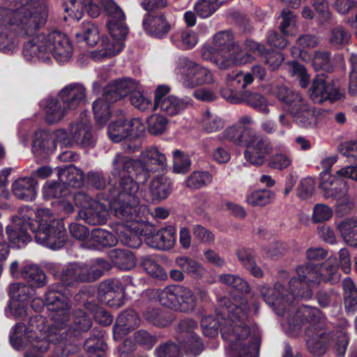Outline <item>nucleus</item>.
<instances>
[{"label": "nucleus", "instance_id": "f257e3e1", "mask_svg": "<svg viewBox=\"0 0 357 357\" xmlns=\"http://www.w3.org/2000/svg\"><path fill=\"white\" fill-rule=\"evenodd\" d=\"M250 307L247 299L240 298L232 303L227 297L219 300L216 317L205 316L201 326L205 336L214 337L220 328L224 339L230 343L231 357H258L261 338L258 334H251L249 319Z\"/></svg>", "mask_w": 357, "mask_h": 357}, {"label": "nucleus", "instance_id": "f03ea898", "mask_svg": "<svg viewBox=\"0 0 357 357\" xmlns=\"http://www.w3.org/2000/svg\"><path fill=\"white\" fill-rule=\"evenodd\" d=\"M36 0H13L0 6V51L13 53L20 38L33 36L47 23L49 10Z\"/></svg>", "mask_w": 357, "mask_h": 357}, {"label": "nucleus", "instance_id": "7ed1b4c3", "mask_svg": "<svg viewBox=\"0 0 357 357\" xmlns=\"http://www.w3.org/2000/svg\"><path fill=\"white\" fill-rule=\"evenodd\" d=\"M45 299L48 310L52 311L53 324L43 333L40 326H37L40 333L29 332L26 335L31 341V348L43 355L50 349V343L61 344L73 337V331L67 326L70 305L62 293V287L59 284L50 286Z\"/></svg>", "mask_w": 357, "mask_h": 357}, {"label": "nucleus", "instance_id": "20e7f679", "mask_svg": "<svg viewBox=\"0 0 357 357\" xmlns=\"http://www.w3.org/2000/svg\"><path fill=\"white\" fill-rule=\"evenodd\" d=\"M50 54L59 63L70 60L73 46L67 35L56 30L42 33L24 45L23 55L27 61L45 59Z\"/></svg>", "mask_w": 357, "mask_h": 357}, {"label": "nucleus", "instance_id": "39448f33", "mask_svg": "<svg viewBox=\"0 0 357 357\" xmlns=\"http://www.w3.org/2000/svg\"><path fill=\"white\" fill-rule=\"evenodd\" d=\"M99 3L108 15L107 26L112 40L102 38V48L91 52V57L95 61L110 58L119 53L124 47L123 41L128 33L122 9L113 0H99Z\"/></svg>", "mask_w": 357, "mask_h": 357}, {"label": "nucleus", "instance_id": "423d86ee", "mask_svg": "<svg viewBox=\"0 0 357 357\" xmlns=\"http://www.w3.org/2000/svg\"><path fill=\"white\" fill-rule=\"evenodd\" d=\"M213 44L216 52L210 55L211 47H205L203 56L211 60L220 69H227L235 65L245 64L253 61L254 57L243 52L234 36L229 30L221 31L213 36Z\"/></svg>", "mask_w": 357, "mask_h": 357}, {"label": "nucleus", "instance_id": "0eeeda50", "mask_svg": "<svg viewBox=\"0 0 357 357\" xmlns=\"http://www.w3.org/2000/svg\"><path fill=\"white\" fill-rule=\"evenodd\" d=\"M139 185L130 175L123 176L118 187L109 189L106 202L114 215L120 219L132 215L133 208L139 204Z\"/></svg>", "mask_w": 357, "mask_h": 357}, {"label": "nucleus", "instance_id": "6e6552de", "mask_svg": "<svg viewBox=\"0 0 357 357\" xmlns=\"http://www.w3.org/2000/svg\"><path fill=\"white\" fill-rule=\"evenodd\" d=\"M110 268V263L101 258L95 259L89 264L71 263L63 268L61 281L66 286L80 282H93Z\"/></svg>", "mask_w": 357, "mask_h": 357}, {"label": "nucleus", "instance_id": "1a4fd4ad", "mask_svg": "<svg viewBox=\"0 0 357 357\" xmlns=\"http://www.w3.org/2000/svg\"><path fill=\"white\" fill-rule=\"evenodd\" d=\"M160 303L176 311L189 313L197 306V298L188 287L175 284L165 287L158 294Z\"/></svg>", "mask_w": 357, "mask_h": 357}, {"label": "nucleus", "instance_id": "9d476101", "mask_svg": "<svg viewBox=\"0 0 357 357\" xmlns=\"http://www.w3.org/2000/svg\"><path fill=\"white\" fill-rule=\"evenodd\" d=\"M319 188L326 198L336 200L337 213H347L354 207V202L348 195L347 183L344 180L328 173H322Z\"/></svg>", "mask_w": 357, "mask_h": 357}, {"label": "nucleus", "instance_id": "9b49d317", "mask_svg": "<svg viewBox=\"0 0 357 357\" xmlns=\"http://www.w3.org/2000/svg\"><path fill=\"white\" fill-rule=\"evenodd\" d=\"M174 73L183 86L187 88H194L213 81V75L209 70L187 57L178 59Z\"/></svg>", "mask_w": 357, "mask_h": 357}, {"label": "nucleus", "instance_id": "f8f14e48", "mask_svg": "<svg viewBox=\"0 0 357 357\" xmlns=\"http://www.w3.org/2000/svg\"><path fill=\"white\" fill-rule=\"evenodd\" d=\"M36 241L52 250L62 248L67 238L64 225H30Z\"/></svg>", "mask_w": 357, "mask_h": 357}, {"label": "nucleus", "instance_id": "ddd939ff", "mask_svg": "<svg viewBox=\"0 0 357 357\" xmlns=\"http://www.w3.org/2000/svg\"><path fill=\"white\" fill-rule=\"evenodd\" d=\"M245 143V159L255 166H261L273 151L270 139L261 135L251 134Z\"/></svg>", "mask_w": 357, "mask_h": 357}, {"label": "nucleus", "instance_id": "4468645a", "mask_svg": "<svg viewBox=\"0 0 357 357\" xmlns=\"http://www.w3.org/2000/svg\"><path fill=\"white\" fill-rule=\"evenodd\" d=\"M145 227L146 243L159 250L172 249L176 243V229L172 225L158 229L155 225H139Z\"/></svg>", "mask_w": 357, "mask_h": 357}, {"label": "nucleus", "instance_id": "2eb2a0df", "mask_svg": "<svg viewBox=\"0 0 357 357\" xmlns=\"http://www.w3.org/2000/svg\"><path fill=\"white\" fill-rule=\"evenodd\" d=\"M140 172V182L146 183L151 174L158 170H165L167 168V158L165 155L155 147H149L143 151L138 159Z\"/></svg>", "mask_w": 357, "mask_h": 357}, {"label": "nucleus", "instance_id": "dca6fc26", "mask_svg": "<svg viewBox=\"0 0 357 357\" xmlns=\"http://www.w3.org/2000/svg\"><path fill=\"white\" fill-rule=\"evenodd\" d=\"M74 201L78 207L82 208L77 214L80 220L94 221V219H91L92 216L105 218L107 215L108 204L106 200L102 202L93 200L84 192L79 191L75 194Z\"/></svg>", "mask_w": 357, "mask_h": 357}, {"label": "nucleus", "instance_id": "f3484780", "mask_svg": "<svg viewBox=\"0 0 357 357\" xmlns=\"http://www.w3.org/2000/svg\"><path fill=\"white\" fill-rule=\"evenodd\" d=\"M310 96L314 102L321 103L326 100L330 102L338 100L341 99L342 93L339 86L333 80L317 76L313 79Z\"/></svg>", "mask_w": 357, "mask_h": 357}, {"label": "nucleus", "instance_id": "a211bd4d", "mask_svg": "<svg viewBox=\"0 0 357 357\" xmlns=\"http://www.w3.org/2000/svg\"><path fill=\"white\" fill-rule=\"evenodd\" d=\"M70 135L73 144L82 147H90L94 145L96 140L88 114L82 113L79 119L70 125Z\"/></svg>", "mask_w": 357, "mask_h": 357}, {"label": "nucleus", "instance_id": "6ab92c4d", "mask_svg": "<svg viewBox=\"0 0 357 357\" xmlns=\"http://www.w3.org/2000/svg\"><path fill=\"white\" fill-rule=\"evenodd\" d=\"M294 123L300 128L313 129L317 125V114L315 108L303 98L288 111Z\"/></svg>", "mask_w": 357, "mask_h": 357}, {"label": "nucleus", "instance_id": "aec40b11", "mask_svg": "<svg viewBox=\"0 0 357 357\" xmlns=\"http://www.w3.org/2000/svg\"><path fill=\"white\" fill-rule=\"evenodd\" d=\"M307 339L306 344L308 351L314 356H321L330 345L329 332L322 328V325H312L306 329Z\"/></svg>", "mask_w": 357, "mask_h": 357}, {"label": "nucleus", "instance_id": "412c9836", "mask_svg": "<svg viewBox=\"0 0 357 357\" xmlns=\"http://www.w3.org/2000/svg\"><path fill=\"white\" fill-rule=\"evenodd\" d=\"M264 301L273 307L276 314L283 316L286 312L287 303L285 302L284 292L286 289L280 282H276L273 289L266 284H261L258 287Z\"/></svg>", "mask_w": 357, "mask_h": 357}, {"label": "nucleus", "instance_id": "4be33fe9", "mask_svg": "<svg viewBox=\"0 0 357 357\" xmlns=\"http://www.w3.org/2000/svg\"><path fill=\"white\" fill-rule=\"evenodd\" d=\"M45 318L43 316H36L30 319L29 323L31 328L26 327L24 324L19 322L16 324L13 333L10 336V342L12 346L18 351L31 349L30 340L27 337L28 333H37L34 328H37V324L35 323L40 322L41 324H44Z\"/></svg>", "mask_w": 357, "mask_h": 357}, {"label": "nucleus", "instance_id": "5701e85b", "mask_svg": "<svg viewBox=\"0 0 357 357\" xmlns=\"http://www.w3.org/2000/svg\"><path fill=\"white\" fill-rule=\"evenodd\" d=\"M144 130L139 120L135 119L130 121L120 118L109 126L108 135L114 142H119L129 135H137Z\"/></svg>", "mask_w": 357, "mask_h": 357}, {"label": "nucleus", "instance_id": "b1692460", "mask_svg": "<svg viewBox=\"0 0 357 357\" xmlns=\"http://www.w3.org/2000/svg\"><path fill=\"white\" fill-rule=\"evenodd\" d=\"M114 229L119 239L125 245L137 248L142 244V236L145 237V227L139 225H115Z\"/></svg>", "mask_w": 357, "mask_h": 357}, {"label": "nucleus", "instance_id": "393cba45", "mask_svg": "<svg viewBox=\"0 0 357 357\" xmlns=\"http://www.w3.org/2000/svg\"><path fill=\"white\" fill-rule=\"evenodd\" d=\"M266 75V69L260 65H255L250 71L243 73L241 70H234L227 75L228 84L236 88L245 89L251 84L255 77L262 80Z\"/></svg>", "mask_w": 357, "mask_h": 357}, {"label": "nucleus", "instance_id": "a878e982", "mask_svg": "<svg viewBox=\"0 0 357 357\" xmlns=\"http://www.w3.org/2000/svg\"><path fill=\"white\" fill-rule=\"evenodd\" d=\"M86 88L79 83L66 86L59 93V98L67 109H75L84 102Z\"/></svg>", "mask_w": 357, "mask_h": 357}, {"label": "nucleus", "instance_id": "bb28decb", "mask_svg": "<svg viewBox=\"0 0 357 357\" xmlns=\"http://www.w3.org/2000/svg\"><path fill=\"white\" fill-rule=\"evenodd\" d=\"M138 89V83L130 78L118 79L109 84L104 91L112 101L116 102Z\"/></svg>", "mask_w": 357, "mask_h": 357}, {"label": "nucleus", "instance_id": "cd10ccee", "mask_svg": "<svg viewBox=\"0 0 357 357\" xmlns=\"http://www.w3.org/2000/svg\"><path fill=\"white\" fill-rule=\"evenodd\" d=\"M142 25L147 34L157 38L165 37L170 30V25L163 15L147 14L143 19Z\"/></svg>", "mask_w": 357, "mask_h": 357}, {"label": "nucleus", "instance_id": "c85d7f7f", "mask_svg": "<svg viewBox=\"0 0 357 357\" xmlns=\"http://www.w3.org/2000/svg\"><path fill=\"white\" fill-rule=\"evenodd\" d=\"M112 164L111 174L114 176H119L123 173H133L136 178L140 182V176L138 174L140 172L138 159L135 160L121 153H118L113 158Z\"/></svg>", "mask_w": 357, "mask_h": 357}, {"label": "nucleus", "instance_id": "c756f323", "mask_svg": "<svg viewBox=\"0 0 357 357\" xmlns=\"http://www.w3.org/2000/svg\"><path fill=\"white\" fill-rule=\"evenodd\" d=\"M123 291L122 284L116 280H107L102 282L98 287V298L105 305L114 306L115 299Z\"/></svg>", "mask_w": 357, "mask_h": 357}, {"label": "nucleus", "instance_id": "7c9ffc66", "mask_svg": "<svg viewBox=\"0 0 357 357\" xmlns=\"http://www.w3.org/2000/svg\"><path fill=\"white\" fill-rule=\"evenodd\" d=\"M36 185L37 181L33 178H20L12 184V191L18 199L32 201L36 197Z\"/></svg>", "mask_w": 357, "mask_h": 357}, {"label": "nucleus", "instance_id": "2f4dec72", "mask_svg": "<svg viewBox=\"0 0 357 357\" xmlns=\"http://www.w3.org/2000/svg\"><path fill=\"white\" fill-rule=\"evenodd\" d=\"M139 323V317L133 310L129 309L122 312L116 319L113 328L114 337L116 339L117 335L128 333L138 327Z\"/></svg>", "mask_w": 357, "mask_h": 357}, {"label": "nucleus", "instance_id": "473e14b6", "mask_svg": "<svg viewBox=\"0 0 357 357\" xmlns=\"http://www.w3.org/2000/svg\"><path fill=\"white\" fill-rule=\"evenodd\" d=\"M173 188L171 179L165 176H157L152 179L149 192L153 202H161L169 197Z\"/></svg>", "mask_w": 357, "mask_h": 357}, {"label": "nucleus", "instance_id": "72a5a7b5", "mask_svg": "<svg viewBox=\"0 0 357 357\" xmlns=\"http://www.w3.org/2000/svg\"><path fill=\"white\" fill-rule=\"evenodd\" d=\"M41 107L45 113V119L49 123L59 122L67 114V108L56 98L49 97L41 101Z\"/></svg>", "mask_w": 357, "mask_h": 357}, {"label": "nucleus", "instance_id": "f704fd0d", "mask_svg": "<svg viewBox=\"0 0 357 357\" xmlns=\"http://www.w3.org/2000/svg\"><path fill=\"white\" fill-rule=\"evenodd\" d=\"M289 290L286 289L284 292L285 302L288 306L298 298H309L312 296L310 285L298 276L290 280Z\"/></svg>", "mask_w": 357, "mask_h": 357}, {"label": "nucleus", "instance_id": "c9c22d12", "mask_svg": "<svg viewBox=\"0 0 357 357\" xmlns=\"http://www.w3.org/2000/svg\"><path fill=\"white\" fill-rule=\"evenodd\" d=\"M192 101L188 97L181 98L171 95L166 97L158 109L167 115L175 116L191 105Z\"/></svg>", "mask_w": 357, "mask_h": 357}, {"label": "nucleus", "instance_id": "e433bc0d", "mask_svg": "<svg viewBox=\"0 0 357 357\" xmlns=\"http://www.w3.org/2000/svg\"><path fill=\"white\" fill-rule=\"evenodd\" d=\"M30 225H8L6 231L10 243L18 248L24 246L31 241V237L28 233V229H31Z\"/></svg>", "mask_w": 357, "mask_h": 357}, {"label": "nucleus", "instance_id": "4c0bfd02", "mask_svg": "<svg viewBox=\"0 0 357 357\" xmlns=\"http://www.w3.org/2000/svg\"><path fill=\"white\" fill-rule=\"evenodd\" d=\"M22 278L32 288L44 287L47 283L45 272L37 265H27L21 271Z\"/></svg>", "mask_w": 357, "mask_h": 357}, {"label": "nucleus", "instance_id": "58836bf2", "mask_svg": "<svg viewBox=\"0 0 357 357\" xmlns=\"http://www.w3.org/2000/svg\"><path fill=\"white\" fill-rule=\"evenodd\" d=\"M93 335L87 338L84 342V349L89 357H102L107 346L103 339L101 331L93 329Z\"/></svg>", "mask_w": 357, "mask_h": 357}, {"label": "nucleus", "instance_id": "ea45409f", "mask_svg": "<svg viewBox=\"0 0 357 357\" xmlns=\"http://www.w3.org/2000/svg\"><path fill=\"white\" fill-rule=\"evenodd\" d=\"M320 282L336 284L340 279L339 267L336 259L328 257L324 263L319 264Z\"/></svg>", "mask_w": 357, "mask_h": 357}, {"label": "nucleus", "instance_id": "a19ab883", "mask_svg": "<svg viewBox=\"0 0 357 357\" xmlns=\"http://www.w3.org/2000/svg\"><path fill=\"white\" fill-rule=\"evenodd\" d=\"M56 144L51 139L50 133L45 131L37 132L33 142L32 151L37 155L49 154L54 151Z\"/></svg>", "mask_w": 357, "mask_h": 357}, {"label": "nucleus", "instance_id": "79ce46f5", "mask_svg": "<svg viewBox=\"0 0 357 357\" xmlns=\"http://www.w3.org/2000/svg\"><path fill=\"white\" fill-rule=\"evenodd\" d=\"M105 91L101 97L96 100L93 103V110L95 119L101 125L107 122L110 117V105L115 102L107 97Z\"/></svg>", "mask_w": 357, "mask_h": 357}, {"label": "nucleus", "instance_id": "37998d69", "mask_svg": "<svg viewBox=\"0 0 357 357\" xmlns=\"http://www.w3.org/2000/svg\"><path fill=\"white\" fill-rule=\"evenodd\" d=\"M273 94L287 107V112L303 98L298 92L284 85H278L273 89Z\"/></svg>", "mask_w": 357, "mask_h": 357}, {"label": "nucleus", "instance_id": "c03bdc74", "mask_svg": "<svg viewBox=\"0 0 357 357\" xmlns=\"http://www.w3.org/2000/svg\"><path fill=\"white\" fill-rule=\"evenodd\" d=\"M199 125L204 132L212 133L222 130L225 126V121L218 114L206 110L202 114Z\"/></svg>", "mask_w": 357, "mask_h": 357}, {"label": "nucleus", "instance_id": "a18cd8bd", "mask_svg": "<svg viewBox=\"0 0 357 357\" xmlns=\"http://www.w3.org/2000/svg\"><path fill=\"white\" fill-rule=\"evenodd\" d=\"M75 36L79 42L84 41L90 46H94L100 40V32L96 25L87 22L82 23Z\"/></svg>", "mask_w": 357, "mask_h": 357}, {"label": "nucleus", "instance_id": "49530a36", "mask_svg": "<svg viewBox=\"0 0 357 357\" xmlns=\"http://www.w3.org/2000/svg\"><path fill=\"white\" fill-rule=\"evenodd\" d=\"M110 258L115 266L123 271H129L135 266V257L132 252L123 250H114Z\"/></svg>", "mask_w": 357, "mask_h": 357}, {"label": "nucleus", "instance_id": "de8ad7c7", "mask_svg": "<svg viewBox=\"0 0 357 357\" xmlns=\"http://www.w3.org/2000/svg\"><path fill=\"white\" fill-rule=\"evenodd\" d=\"M58 176L64 186L65 184L79 186L84 178V172L73 165L59 169Z\"/></svg>", "mask_w": 357, "mask_h": 357}, {"label": "nucleus", "instance_id": "09e8293b", "mask_svg": "<svg viewBox=\"0 0 357 357\" xmlns=\"http://www.w3.org/2000/svg\"><path fill=\"white\" fill-rule=\"evenodd\" d=\"M89 241L93 245L100 248L114 246L118 240L116 234L114 235L107 230L98 228L91 230Z\"/></svg>", "mask_w": 357, "mask_h": 357}, {"label": "nucleus", "instance_id": "8fccbe9b", "mask_svg": "<svg viewBox=\"0 0 357 357\" xmlns=\"http://www.w3.org/2000/svg\"><path fill=\"white\" fill-rule=\"evenodd\" d=\"M344 307L347 312L353 313L357 310V289L349 278L342 282Z\"/></svg>", "mask_w": 357, "mask_h": 357}, {"label": "nucleus", "instance_id": "3c124183", "mask_svg": "<svg viewBox=\"0 0 357 357\" xmlns=\"http://www.w3.org/2000/svg\"><path fill=\"white\" fill-rule=\"evenodd\" d=\"M275 197V193L271 190H256L247 193L245 201L252 206H264L271 203Z\"/></svg>", "mask_w": 357, "mask_h": 357}, {"label": "nucleus", "instance_id": "603ef678", "mask_svg": "<svg viewBox=\"0 0 357 357\" xmlns=\"http://www.w3.org/2000/svg\"><path fill=\"white\" fill-rule=\"evenodd\" d=\"M243 98V102H245L258 112L264 114H269L270 109L268 106V100L265 96L257 92L244 91V96Z\"/></svg>", "mask_w": 357, "mask_h": 357}, {"label": "nucleus", "instance_id": "864d4df0", "mask_svg": "<svg viewBox=\"0 0 357 357\" xmlns=\"http://www.w3.org/2000/svg\"><path fill=\"white\" fill-rule=\"evenodd\" d=\"M296 271L297 275L301 277L308 285L319 284L321 282L319 264L308 262L298 266Z\"/></svg>", "mask_w": 357, "mask_h": 357}, {"label": "nucleus", "instance_id": "5fc2aeb1", "mask_svg": "<svg viewBox=\"0 0 357 357\" xmlns=\"http://www.w3.org/2000/svg\"><path fill=\"white\" fill-rule=\"evenodd\" d=\"M92 326L91 319L87 313L82 309H76L73 311V320L70 326H68L73 331V336L76 332H86Z\"/></svg>", "mask_w": 357, "mask_h": 357}, {"label": "nucleus", "instance_id": "6e6d98bb", "mask_svg": "<svg viewBox=\"0 0 357 357\" xmlns=\"http://www.w3.org/2000/svg\"><path fill=\"white\" fill-rule=\"evenodd\" d=\"M312 66L317 71L332 72L334 69V64L330 52L316 51L312 60Z\"/></svg>", "mask_w": 357, "mask_h": 357}, {"label": "nucleus", "instance_id": "4d7b16f0", "mask_svg": "<svg viewBox=\"0 0 357 357\" xmlns=\"http://www.w3.org/2000/svg\"><path fill=\"white\" fill-rule=\"evenodd\" d=\"M8 293L12 299L23 302L32 298L35 290L29 284L17 282L10 285Z\"/></svg>", "mask_w": 357, "mask_h": 357}, {"label": "nucleus", "instance_id": "13d9d810", "mask_svg": "<svg viewBox=\"0 0 357 357\" xmlns=\"http://www.w3.org/2000/svg\"><path fill=\"white\" fill-rule=\"evenodd\" d=\"M219 280L224 284L232 287L242 294H248L250 291L248 282L237 275L222 274L219 276Z\"/></svg>", "mask_w": 357, "mask_h": 357}, {"label": "nucleus", "instance_id": "bf43d9fd", "mask_svg": "<svg viewBox=\"0 0 357 357\" xmlns=\"http://www.w3.org/2000/svg\"><path fill=\"white\" fill-rule=\"evenodd\" d=\"M84 306L99 324L107 326L112 323V316L102 307L98 306L94 301H87L84 303Z\"/></svg>", "mask_w": 357, "mask_h": 357}, {"label": "nucleus", "instance_id": "052dcab7", "mask_svg": "<svg viewBox=\"0 0 357 357\" xmlns=\"http://www.w3.org/2000/svg\"><path fill=\"white\" fill-rule=\"evenodd\" d=\"M175 262L183 272L193 277H199L204 271L203 267L198 261L188 257H178Z\"/></svg>", "mask_w": 357, "mask_h": 357}, {"label": "nucleus", "instance_id": "680f3d73", "mask_svg": "<svg viewBox=\"0 0 357 357\" xmlns=\"http://www.w3.org/2000/svg\"><path fill=\"white\" fill-rule=\"evenodd\" d=\"M212 182V175L208 172L195 171L186 179V186L191 189H200Z\"/></svg>", "mask_w": 357, "mask_h": 357}, {"label": "nucleus", "instance_id": "e2e57ef3", "mask_svg": "<svg viewBox=\"0 0 357 357\" xmlns=\"http://www.w3.org/2000/svg\"><path fill=\"white\" fill-rule=\"evenodd\" d=\"M316 299L321 307L335 306L340 303V296L334 289H321L317 292Z\"/></svg>", "mask_w": 357, "mask_h": 357}, {"label": "nucleus", "instance_id": "0e129e2a", "mask_svg": "<svg viewBox=\"0 0 357 357\" xmlns=\"http://www.w3.org/2000/svg\"><path fill=\"white\" fill-rule=\"evenodd\" d=\"M251 130L248 128H243L236 126H232L227 128L222 132L224 139H227L235 144H241L246 142L245 135H250Z\"/></svg>", "mask_w": 357, "mask_h": 357}, {"label": "nucleus", "instance_id": "69168bd1", "mask_svg": "<svg viewBox=\"0 0 357 357\" xmlns=\"http://www.w3.org/2000/svg\"><path fill=\"white\" fill-rule=\"evenodd\" d=\"M330 345L334 343V350L336 356L344 357L349 342L347 333L342 331L329 333Z\"/></svg>", "mask_w": 357, "mask_h": 357}, {"label": "nucleus", "instance_id": "338daca9", "mask_svg": "<svg viewBox=\"0 0 357 357\" xmlns=\"http://www.w3.org/2000/svg\"><path fill=\"white\" fill-rule=\"evenodd\" d=\"M292 162V155L289 152L280 151L271 156L268 162V166L272 169L282 171L290 167Z\"/></svg>", "mask_w": 357, "mask_h": 357}, {"label": "nucleus", "instance_id": "774afa93", "mask_svg": "<svg viewBox=\"0 0 357 357\" xmlns=\"http://www.w3.org/2000/svg\"><path fill=\"white\" fill-rule=\"evenodd\" d=\"M155 355L156 357H182V352L175 342L167 341L155 348Z\"/></svg>", "mask_w": 357, "mask_h": 357}]
</instances>
